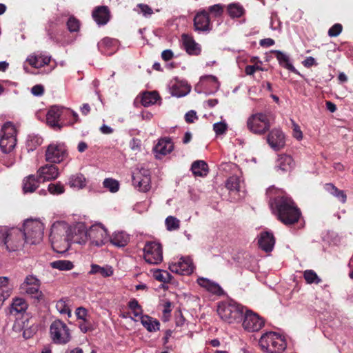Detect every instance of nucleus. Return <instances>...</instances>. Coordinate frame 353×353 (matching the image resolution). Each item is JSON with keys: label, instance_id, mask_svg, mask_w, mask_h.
<instances>
[{"label": "nucleus", "instance_id": "c85d7f7f", "mask_svg": "<svg viewBox=\"0 0 353 353\" xmlns=\"http://www.w3.org/2000/svg\"><path fill=\"white\" fill-rule=\"evenodd\" d=\"M181 41L185 51L189 54L198 55L201 52L199 45L195 42L192 37L183 34L181 37Z\"/></svg>", "mask_w": 353, "mask_h": 353}, {"label": "nucleus", "instance_id": "37998d69", "mask_svg": "<svg viewBox=\"0 0 353 353\" xmlns=\"http://www.w3.org/2000/svg\"><path fill=\"white\" fill-rule=\"evenodd\" d=\"M28 308V304L22 298H16L13 300L11 305V312L21 313L25 312Z\"/></svg>", "mask_w": 353, "mask_h": 353}, {"label": "nucleus", "instance_id": "b1692460", "mask_svg": "<svg viewBox=\"0 0 353 353\" xmlns=\"http://www.w3.org/2000/svg\"><path fill=\"white\" fill-rule=\"evenodd\" d=\"M174 149V145L170 138L160 139L154 147L153 151L157 159L170 154Z\"/></svg>", "mask_w": 353, "mask_h": 353}, {"label": "nucleus", "instance_id": "e433bc0d", "mask_svg": "<svg viewBox=\"0 0 353 353\" xmlns=\"http://www.w3.org/2000/svg\"><path fill=\"white\" fill-rule=\"evenodd\" d=\"M191 170L195 176H204L208 172V165L203 161H196L192 163Z\"/></svg>", "mask_w": 353, "mask_h": 353}, {"label": "nucleus", "instance_id": "4c0bfd02", "mask_svg": "<svg viewBox=\"0 0 353 353\" xmlns=\"http://www.w3.org/2000/svg\"><path fill=\"white\" fill-rule=\"evenodd\" d=\"M325 189L330 194L336 197L342 203H345L347 200V196L344 191L338 189L332 183H327L325 185Z\"/></svg>", "mask_w": 353, "mask_h": 353}, {"label": "nucleus", "instance_id": "bf43d9fd", "mask_svg": "<svg viewBox=\"0 0 353 353\" xmlns=\"http://www.w3.org/2000/svg\"><path fill=\"white\" fill-rule=\"evenodd\" d=\"M343 27L340 23H335L328 30V35L331 37L339 36L342 32Z\"/></svg>", "mask_w": 353, "mask_h": 353}, {"label": "nucleus", "instance_id": "603ef678", "mask_svg": "<svg viewBox=\"0 0 353 353\" xmlns=\"http://www.w3.org/2000/svg\"><path fill=\"white\" fill-rule=\"evenodd\" d=\"M128 306L130 309L132 311L133 314L135 317H140L142 316V309L141 305L139 304L138 301L135 299H133L129 302Z\"/></svg>", "mask_w": 353, "mask_h": 353}, {"label": "nucleus", "instance_id": "4be33fe9", "mask_svg": "<svg viewBox=\"0 0 353 353\" xmlns=\"http://www.w3.org/2000/svg\"><path fill=\"white\" fill-rule=\"evenodd\" d=\"M169 89L172 96L182 97L187 95L191 90V86L185 80L177 78L170 81Z\"/></svg>", "mask_w": 353, "mask_h": 353}, {"label": "nucleus", "instance_id": "7ed1b4c3", "mask_svg": "<svg viewBox=\"0 0 353 353\" xmlns=\"http://www.w3.org/2000/svg\"><path fill=\"white\" fill-rule=\"evenodd\" d=\"M70 230V225L64 221H57L52 225L50 239L55 252L65 253L69 250Z\"/></svg>", "mask_w": 353, "mask_h": 353}, {"label": "nucleus", "instance_id": "5fc2aeb1", "mask_svg": "<svg viewBox=\"0 0 353 353\" xmlns=\"http://www.w3.org/2000/svg\"><path fill=\"white\" fill-rule=\"evenodd\" d=\"M163 314H162V320L164 322H167L170 320L172 312L171 303L170 301H165L163 304Z\"/></svg>", "mask_w": 353, "mask_h": 353}, {"label": "nucleus", "instance_id": "8fccbe9b", "mask_svg": "<svg viewBox=\"0 0 353 353\" xmlns=\"http://www.w3.org/2000/svg\"><path fill=\"white\" fill-rule=\"evenodd\" d=\"M0 291L6 292L8 296H10L12 291V285L9 282V278L7 276L0 277Z\"/></svg>", "mask_w": 353, "mask_h": 353}, {"label": "nucleus", "instance_id": "f704fd0d", "mask_svg": "<svg viewBox=\"0 0 353 353\" xmlns=\"http://www.w3.org/2000/svg\"><path fill=\"white\" fill-rule=\"evenodd\" d=\"M272 52L275 54V57L278 60L280 65L288 69L290 71H296V69L290 62V57L288 54L280 50H274Z\"/></svg>", "mask_w": 353, "mask_h": 353}, {"label": "nucleus", "instance_id": "f257e3e1", "mask_svg": "<svg viewBox=\"0 0 353 353\" xmlns=\"http://www.w3.org/2000/svg\"><path fill=\"white\" fill-rule=\"evenodd\" d=\"M46 117L47 125L55 131L61 130L64 126H72L80 121L77 112L59 105L51 106Z\"/></svg>", "mask_w": 353, "mask_h": 353}, {"label": "nucleus", "instance_id": "58836bf2", "mask_svg": "<svg viewBox=\"0 0 353 353\" xmlns=\"http://www.w3.org/2000/svg\"><path fill=\"white\" fill-rule=\"evenodd\" d=\"M227 10L231 18H239L244 14L245 10L239 3H232L227 6Z\"/></svg>", "mask_w": 353, "mask_h": 353}, {"label": "nucleus", "instance_id": "39448f33", "mask_svg": "<svg viewBox=\"0 0 353 353\" xmlns=\"http://www.w3.org/2000/svg\"><path fill=\"white\" fill-rule=\"evenodd\" d=\"M259 345L264 353H282L286 349L287 342L282 334L267 332L261 336Z\"/></svg>", "mask_w": 353, "mask_h": 353}, {"label": "nucleus", "instance_id": "423d86ee", "mask_svg": "<svg viewBox=\"0 0 353 353\" xmlns=\"http://www.w3.org/2000/svg\"><path fill=\"white\" fill-rule=\"evenodd\" d=\"M217 313L223 321L231 324L240 322L244 312L242 305L230 300L219 303Z\"/></svg>", "mask_w": 353, "mask_h": 353}, {"label": "nucleus", "instance_id": "a19ab883", "mask_svg": "<svg viewBox=\"0 0 353 353\" xmlns=\"http://www.w3.org/2000/svg\"><path fill=\"white\" fill-rule=\"evenodd\" d=\"M50 266L61 271H69L74 268L73 263L69 260H57L51 262Z\"/></svg>", "mask_w": 353, "mask_h": 353}, {"label": "nucleus", "instance_id": "473e14b6", "mask_svg": "<svg viewBox=\"0 0 353 353\" xmlns=\"http://www.w3.org/2000/svg\"><path fill=\"white\" fill-rule=\"evenodd\" d=\"M41 181L33 174L26 177L23 181V190L25 193H32L39 187Z\"/></svg>", "mask_w": 353, "mask_h": 353}, {"label": "nucleus", "instance_id": "c9c22d12", "mask_svg": "<svg viewBox=\"0 0 353 353\" xmlns=\"http://www.w3.org/2000/svg\"><path fill=\"white\" fill-rule=\"evenodd\" d=\"M109 241L115 246L123 247L129 241V236L123 232H117L110 237Z\"/></svg>", "mask_w": 353, "mask_h": 353}, {"label": "nucleus", "instance_id": "ddd939ff", "mask_svg": "<svg viewBox=\"0 0 353 353\" xmlns=\"http://www.w3.org/2000/svg\"><path fill=\"white\" fill-rule=\"evenodd\" d=\"M46 160L52 163H59L67 156L65 145L61 143H50L46 151Z\"/></svg>", "mask_w": 353, "mask_h": 353}, {"label": "nucleus", "instance_id": "69168bd1", "mask_svg": "<svg viewBox=\"0 0 353 353\" xmlns=\"http://www.w3.org/2000/svg\"><path fill=\"white\" fill-rule=\"evenodd\" d=\"M292 133L293 137L300 141L303 139V133L300 127L294 121H292Z\"/></svg>", "mask_w": 353, "mask_h": 353}, {"label": "nucleus", "instance_id": "72a5a7b5", "mask_svg": "<svg viewBox=\"0 0 353 353\" xmlns=\"http://www.w3.org/2000/svg\"><path fill=\"white\" fill-rule=\"evenodd\" d=\"M114 273V270L112 266L105 265L104 266H100L97 264H92L90 265V270L89 274H99L103 277L111 276Z\"/></svg>", "mask_w": 353, "mask_h": 353}, {"label": "nucleus", "instance_id": "f8f14e48", "mask_svg": "<svg viewBox=\"0 0 353 353\" xmlns=\"http://www.w3.org/2000/svg\"><path fill=\"white\" fill-rule=\"evenodd\" d=\"M143 258L151 265H159L163 261V249L159 243L147 242L143 248Z\"/></svg>", "mask_w": 353, "mask_h": 353}, {"label": "nucleus", "instance_id": "393cba45", "mask_svg": "<svg viewBox=\"0 0 353 353\" xmlns=\"http://www.w3.org/2000/svg\"><path fill=\"white\" fill-rule=\"evenodd\" d=\"M98 49L105 55H112L119 49V41L114 39L105 37L98 43Z\"/></svg>", "mask_w": 353, "mask_h": 353}, {"label": "nucleus", "instance_id": "6e6552de", "mask_svg": "<svg viewBox=\"0 0 353 353\" xmlns=\"http://www.w3.org/2000/svg\"><path fill=\"white\" fill-rule=\"evenodd\" d=\"M270 117V113L266 112L252 114L247 120V128L255 134H264L271 126Z\"/></svg>", "mask_w": 353, "mask_h": 353}, {"label": "nucleus", "instance_id": "5701e85b", "mask_svg": "<svg viewBox=\"0 0 353 353\" xmlns=\"http://www.w3.org/2000/svg\"><path fill=\"white\" fill-rule=\"evenodd\" d=\"M59 175V169L54 165H45L37 170V178L41 182L56 179Z\"/></svg>", "mask_w": 353, "mask_h": 353}, {"label": "nucleus", "instance_id": "864d4df0", "mask_svg": "<svg viewBox=\"0 0 353 353\" xmlns=\"http://www.w3.org/2000/svg\"><path fill=\"white\" fill-rule=\"evenodd\" d=\"M56 308L61 314H68V316H71V310L67 305L65 301L62 299L58 301L56 304Z\"/></svg>", "mask_w": 353, "mask_h": 353}, {"label": "nucleus", "instance_id": "dca6fc26", "mask_svg": "<svg viewBox=\"0 0 353 353\" xmlns=\"http://www.w3.org/2000/svg\"><path fill=\"white\" fill-rule=\"evenodd\" d=\"M220 83L217 78L212 75L203 76L200 78L199 82L194 88L198 93H205V94H212L218 91Z\"/></svg>", "mask_w": 353, "mask_h": 353}, {"label": "nucleus", "instance_id": "cd10ccee", "mask_svg": "<svg viewBox=\"0 0 353 353\" xmlns=\"http://www.w3.org/2000/svg\"><path fill=\"white\" fill-rule=\"evenodd\" d=\"M194 25L197 31H206L210 29L208 12L202 10L198 12L194 19Z\"/></svg>", "mask_w": 353, "mask_h": 353}, {"label": "nucleus", "instance_id": "774afa93", "mask_svg": "<svg viewBox=\"0 0 353 353\" xmlns=\"http://www.w3.org/2000/svg\"><path fill=\"white\" fill-rule=\"evenodd\" d=\"M196 119H197L196 113L194 110L188 112L185 115V119L187 123H192Z\"/></svg>", "mask_w": 353, "mask_h": 353}, {"label": "nucleus", "instance_id": "680f3d73", "mask_svg": "<svg viewBox=\"0 0 353 353\" xmlns=\"http://www.w3.org/2000/svg\"><path fill=\"white\" fill-rule=\"evenodd\" d=\"M79 327L83 333H86L93 330L92 323L88 320L81 321L79 322Z\"/></svg>", "mask_w": 353, "mask_h": 353}, {"label": "nucleus", "instance_id": "c03bdc74", "mask_svg": "<svg viewBox=\"0 0 353 353\" xmlns=\"http://www.w3.org/2000/svg\"><path fill=\"white\" fill-rule=\"evenodd\" d=\"M241 179L238 176H232L226 181V188L230 192H239L241 188Z\"/></svg>", "mask_w": 353, "mask_h": 353}, {"label": "nucleus", "instance_id": "338daca9", "mask_svg": "<svg viewBox=\"0 0 353 353\" xmlns=\"http://www.w3.org/2000/svg\"><path fill=\"white\" fill-rule=\"evenodd\" d=\"M32 94L34 96L39 97L41 96L44 92L43 86L41 85H36L32 88L31 90Z\"/></svg>", "mask_w": 353, "mask_h": 353}, {"label": "nucleus", "instance_id": "aec40b11", "mask_svg": "<svg viewBox=\"0 0 353 353\" xmlns=\"http://www.w3.org/2000/svg\"><path fill=\"white\" fill-rule=\"evenodd\" d=\"M51 57L43 54L41 53H32L28 56L23 65V68L26 73H29V68L27 64L34 68H41L46 65H48L50 61Z\"/></svg>", "mask_w": 353, "mask_h": 353}, {"label": "nucleus", "instance_id": "79ce46f5", "mask_svg": "<svg viewBox=\"0 0 353 353\" xmlns=\"http://www.w3.org/2000/svg\"><path fill=\"white\" fill-rule=\"evenodd\" d=\"M159 97L156 92H148L143 94L141 98V104L145 107H148L154 104Z\"/></svg>", "mask_w": 353, "mask_h": 353}, {"label": "nucleus", "instance_id": "4468645a", "mask_svg": "<svg viewBox=\"0 0 353 353\" xmlns=\"http://www.w3.org/2000/svg\"><path fill=\"white\" fill-rule=\"evenodd\" d=\"M133 185L139 191L146 192L150 190L151 185L150 172L148 169L141 168L132 174Z\"/></svg>", "mask_w": 353, "mask_h": 353}, {"label": "nucleus", "instance_id": "2f4dec72", "mask_svg": "<svg viewBox=\"0 0 353 353\" xmlns=\"http://www.w3.org/2000/svg\"><path fill=\"white\" fill-rule=\"evenodd\" d=\"M140 321L142 325L150 332L159 330L160 323L156 319L148 315H142L141 316Z\"/></svg>", "mask_w": 353, "mask_h": 353}, {"label": "nucleus", "instance_id": "6e6d98bb", "mask_svg": "<svg viewBox=\"0 0 353 353\" xmlns=\"http://www.w3.org/2000/svg\"><path fill=\"white\" fill-rule=\"evenodd\" d=\"M228 129V124L225 121H220L214 123L213 130L216 135H221L225 133Z\"/></svg>", "mask_w": 353, "mask_h": 353}, {"label": "nucleus", "instance_id": "bb28decb", "mask_svg": "<svg viewBox=\"0 0 353 353\" xmlns=\"http://www.w3.org/2000/svg\"><path fill=\"white\" fill-rule=\"evenodd\" d=\"M258 243L259 247L265 252L272 251L275 244L273 234L268 231L261 232L259 237Z\"/></svg>", "mask_w": 353, "mask_h": 353}, {"label": "nucleus", "instance_id": "052dcab7", "mask_svg": "<svg viewBox=\"0 0 353 353\" xmlns=\"http://www.w3.org/2000/svg\"><path fill=\"white\" fill-rule=\"evenodd\" d=\"M137 7L145 17H149L153 14L152 9L147 4L139 3Z\"/></svg>", "mask_w": 353, "mask_h": 353}, {"label": "nucleus", "instance_id": "ea45409f", "mask_svg": "<svg viewBox=\"0 0 353 353\" xmlns=\"http://www.w3.org/2000/svg\"><path fill=\"white\" fill-rule=\"evenodd\" d=\"M69 185L70 187L74 188L82 189L86 185L85 178L81 174L72 175L69 179Z\"/></svg>", "mask_w": 353, "mask_h": 353}, {"label": "nucleus", "instance_id": "e2e57ef3", "mask_svg": "<svg viewBox=\"0 0 353 353\" xmlns=\"http://www.w3.org/2000/svg\"><path fill=\"white\" fill-rule=\"evenodd\" d=\"M256 70L263 71V68L261 67L258 63L251 65H248L245 68V72L247 75H252Z\"/></svg>", "mask_w": 353, "mask_h": 353}, {"label": "nucleus", "instance_id": "9d476101", "mask_svg": "<svg viewBox=\"0 0 353 353\" xmlns=\"http://www.w3.org/2000/svg\"><path fill=\"white\" fill-rule=\"evenodd\" d=\"M17 144V130L10 121L6 122L0 132V148L4 153L11 152Z\"/></svg>", "mask_w": 353, "mask_h": 353}, {"label": "nucleus", "instance_id": "20e7f679", "mask_svg": "<svg viewBox=\"0 0 353 353\" xmlns=\"http://www.w3.org/2000/svg\"><path fill=\"white\" fill-rule=\"evenodd\" d=\"M25 243L26 239L21 230L0 226V245H4L8 252L21 250Z\"/></svg>", "mask_w": 353, "mask_h": 353}, {"label": "nucleus", "instance_id": "412c9836", "mask_svg": "<svg viewBox=\"0 0 353 353\" xmlns=\"http://www.w3.org/2000/svg\"><path fill=\"white\" fill-rule=\"evenodd\" d=\"M267 143L275 151L280 150L285 145V135L279 128L271 130L266 138Z\"/></svg>", "mask_w": 353, "mask_h": 353}, {"label": "nucleus", "instance_id": "3c124183", "mask_svg": "<svg viewBox=\"0 0 353 353\" xmlns=\"http://www.w3.org/2000/svg\"><path fill=\"white\" fill-rule=\"evenodd\" d=\"M165 223L168 230H175L179 228V220L172 216H168Z\"/></svg>", "mask_w": 353, "mask_h": 353}, {"label": "nucleus", "instance_id": "6ab92c4d", "mask_svg": "<svg viewBox=\"0 0 353 353\" xmlns=\"http://www.w3.org/2000/svg\"><path fill=\"white\" fill-rule=\"evenodd\" d=\"M88 229L85 223H77L70 230V243L85 245L88 243Z\"/></svg>", "mask_w": 353, "mask_h": 353}, {"label": "nucleus", "instance_id": "0eeeda50", "mask_svg": "<svg viewBox=\"0 0 353 353\" xmlns=\"http://www.w3.org/2000/svg\"><path fill=\"white\" fill-rule=\"evenodd\" d=\"M23 235L26 243L30 245L40 243L43 237L45 225L41 220L37 219H29L23 223Z\"/></svg>", "mask_w": 353, "mask_h": 353}, {"label": "nucleus", "instance_id": "c756f323", "mask_svg": "<svg viewBox=\"0 0 353 353\" xmlns=\"http://www.w3.org/2000/svg\"><path fill=\"white\" fill-rule=\"evenodd\" d=\"M294 166L292 157L287 154H280L276 160V168L283 172L291 171Z\"/></svg>", "mask_w": 353, "mask_h": 353}, {"label": "nucleus", "instance_id": "0e129e2a", "mask_svg": "<svg viewBox=\"0 0 353 353\" xmlns=\"http://www.w3.org/2000/svg\"><path fill=\"white\" fill-rule=\"evenodd\" d=\"M75 314L77 319L81 321L88 320V311L85 308L79 307L76 309Z\"/></svg>", "mask_w": 353, "mask_h": 353}, {"label": "nucleus", "instance_id": "13d9d810", "mask_svg": "<svg viewBox=\"0 0 353 353\" xmlns=\"http://www.w3.org/2000/svg\"><path fill=\"white\" fill-rule=\"evenodd\" d=\"M224 6L220 3L213 5L208 8V11L214 17H218L222 15L223 12Z\"/></svg>", "mask_w": 353, "mask_h": 353}, {"label": "nucleus", "instance_id": "49530a36", "mask_svg": "<svg viewBox=\"0 0 353 353\" xmlns=\"http://www.w3.org/2000/svg\"><path fill=\"white\" fill-rule=\"evenodd\" d=\"M303 277L308 284H319L321 282V278L312 270H307L303 272Z\"/></svg>", "mask_w": 353, "mask_h": 353}, {"label": "nucleus", "instance_id": "1a4fd4ad", "mask_svg": "<svg viewBox=\"0 0 353 353\" xmlns=\"http://www.w3.org/2000/svg\"><path fill=\"white\" fill-rule=\"evenodd\" d=\"M50 336L53 343L57 345H65L71 339V330L66 323L57 319L50 326Z\"/></svg>", "mask_w": 353, "mask_h": 353}, {"label": "nucleus", "instance_id": "f03ea898", "mask_svg": "<svg viewBox=\"0 0 353 353\" xmlns=\"http://www.w3.org/2000/svg\"><path fill=\"white\" fill-rule=\"evenodd\" d=\"M271 207L276 213L279 219L285 225H292L297 222L301 216L299 209L290 197L278 196L271 203Z\"/></svg>", "mask_w": 353, "mask_h": 353}, {"label": "nucleus", "instance_id": "de8ad7c7", "mask_svg": "<svg viewBox=\"0 0 353 353\" xmlns=\"http://www.w3.org/2000/svg\"><path fill=\"white\" fill-rule=\"evenodd\" d=\"M103 187L112 193L117 192L119 189L118 181L112 178H107L103 182Z\"/></svg>", "mask_w": 353, "mask_h": 353}, {"label": "nucleus", "instance_id": "a18cd8bd", "mask_svg": "<svg viewBox=\"0 0 353 353\" xmlns=\"http://www.w3.org/2000/svg\"><path fill=\"white\" fill-rule=\"evenodd\" d=\"M153 277L158 281L169 283L172 280V275L166 270L157 269L153 272Z\"/></svg>", "mask_w": 353, "mask_h": 353}, {"label": "nucleus", "instance_id": "09e8293b", "mask_svg": "<svg viewBox=\"0 0 353 353\" xmlns=\"http://www.w3.org/2000/svg\"><path fill=\"white\" fill-rule=\"evenodd\" d=\"M48 192L53 195H59L65 192V187L61 182L50 183L48 187Z\"/></svg>", "mask_w": 353, "mask_h": 353}, {"label": "nucleus", "instance_id": "a211bd4d", "mask_svg": "<svg viewBox=\"0 0 353 353\" xmlns=\"http://www.w3.org/2000/svg\"><path fill=\"white\" fill-rule=\"evenodd\" d=\"M40 285V281L35 276L28 275L21 283V289L33 298L40 300L43 297V294L39 290Z\"/></svg>", "mask_w": 353, "mask_h": 353}, {"label": "nucleus", "instance_id": "4d7b16f0", "mask_svg": "<svg viewBox=\"0 0 353 353\" xmlns=\"http://www.w3.org/2000/svg\"><path fill=\"white\" fill-rule=\"evenodd\" d=\"M67 26L70 32H77L80 27L79 21L74 17H70L68 20Z\"/></svg>", "mask_w": 353, "mask_h": 353}, {"label": "nucleus", "instance_id": "9b49d317", "mask_svg": "<svg viewBox=\"0 0 353 353\" xmlns=\"http://www.w3.org/2000/svg\"><path fill=\"white\" fill-rule=\"evenodd\" d=\"M88 243L90 247H101L109 241L107 229L101 223H95L88 229Z\"/></svg>", "mask_w": 353, "mask_h": 353}, {"label": "nucleus", "instance_id": "a878e982", "mask_svg": "<svg viewBox=\"0 0 353 353\" xmlns=\"http://www.w3.org/2000/svg\"><path fill=\"white\" fill-rule=\"evenodd\" d=\"M92 17L99 26L105 25L110 19V10L107 6H99L93 10Z\"/></svg>", "mask_w": 353, "mask_h": 353}, {"label": "nucleus", "instance_id": "2eb2a0df", "mask_svg": "<svg viewBox=\"0 0 353 353\" xmlns=\"http://www.w3.org/2000/svg\"><path fill=\"white\" fill-rule=\"evenodd\" d=\"M168 268L173 273L190 275L192 273L194 266L192 260L189 256H181L179 259H174L172 261Z\"/></svg>", "mask_w": 353, "mask_h": 353}, {"label": "nucleus", "instance_id": "f3484780", "mask_svg": "<svg viewBox=\"0 0 353 353\" xmlns=\"http://www.w3.org/2000/svg\"><path fill=\"white\" fill-rule=\"evenodd\" d=\"M264 320L256 313L247 310L244 314L242 322L243 329L248 332H258L264 325Z\"/></svg>", "mask_w": 353, "mask_h": 353}, {"label": "nucleus", "instance_id": "7c9ffc66", "mask_svg": "<svg viewBox=\"0 0 353 353\" xmlns=\"http://www.w3.org/2000/svg\"><path fill=\"white\" fill-rule=\"evenodd\" d=\"M196 282L201 287L212 294L219 295L221 294L223 292L221 286L218 283L207 278L199 277Z\"/></svg>", "mask_w": 353, "mask_h": 353}]
</instances>
